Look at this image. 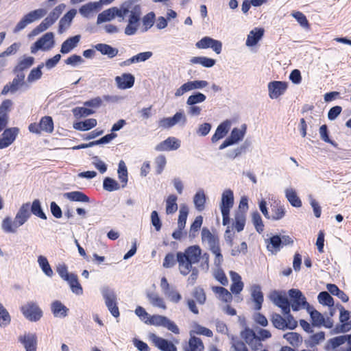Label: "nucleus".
I'll use <instances>...</instances> for the list:
<instances>
[{
	"instance_id": "obj_1",
	"label": "nucleus",
	"mask_w": 351,
	"mask_h": 351,
	"mask_svg": "<svg viewBox=\"0 0 351 351\" xmlns=\"http://www.w3.org/2000/svg\"><path fill=\"white\" fill-rule=\"evenodd\" d=\"M201 257L204 261L202 265V267L208 270L209 267V256L207 254H204L202 256V250L198 245H192L187 247L184 252H178L177 262L180 274L183 276L189 274L192 270L193 265L197 263Z\"/></svg>"
},
{
	"instance_id": "obj_2",
	"label": "nucleus",
	"mask_w": 351,
	"mask_h": 351,
	"mask_svg": "<svg viewBox=\"0 0 351 351\" xmlns=\"http://www.w3.org/2000/svg\"><path fill=\"white\" fill-rule=\"evenodd\" d=\"M141 8L132 0L126 1L121 20L126 19L127 25L124 32L128 36H132L141 32Z\"/></svg>"
},
{
	"instance_id": "obj_3",
	"label": "nucleus",
	"mask_w": 351,
	"mask_h": 351,
	"mask_svg": "<svg viewBox=\"0 0 351 351\" xmlns=\"http://www.w3.org/2000/svg\"><path fill=\"white\" fill-rule=\"evenodd\" d=\"M56 45L55 35L53 32H47L38 38L30 47L32 53L35 54L39 50L49 51Z\"/></svg>"
},
{
	"instance_id": "obj_4",
	"label": "nucleus",
	"mask_w": 351,
	"mask_h": 351,
	"mask_svg": "<svg viewBox=\"0 0 351 351\" xmlns=\"http://www.w3.org/2000/svg\"><path fill=\"white\" fill-rule=\"evenodd\" d=\"M46 13V10L43 8H38L28 12L27 14H25L17 23L14 29V32H19L20 31L25 29L28 25L34 23L44 17Z\"/></svg>"
},
{
	"instance_id": "obj_5",
	"label": "nucleus",
	"mask_w": 351,
	"mask_h": 351,
	"mask_svg": "<svg viewBox=\"0 0 351 351\" xmlns=\"http://www.w3.org/2000/svg\"><path fill=\"white\" fill-rule=\"evenodd\" d=\"M125 5L126 1L123 3L119 7H112L103 11L97 16V24L99 25L102 23L111 21L116 16L121 19Z\"/></svg>"
},
{
	"instance_id": "obj_6",
	"label": "nucleus",
	"mask_w": 351,
	"mask_h": 351,
	"mask_svg": "<svg viewBox=\"0 0 351 351\" xmlns=\"http://www.w3.org/2000/svg\"><path fill=\"white\" fill-rule=\"evenodd\" d=\"M21 311L23 316L30 322H37L43 316V311L38 305L33 302H29L21 307Z\"/></svg>"
},
{
	"instance_id": "obj_7",
	"label": "nucleus",
	"mask_w": 351,
	"mask_h": 351,
	"mask_svg": "<svg viewBox=\"0 0 351 351\" xmlns=\"http://www.w3.org/2000/svg\"><path fill=\"white\" fill-rule=\"evenodd\" d=\"M268 297L274 304L282 309L283 314L290 313V302L285 292L274 290L269 293Z\"/></svg>"
},
{
	"instance_id": "obj_8",
	"label": "nucleus",
	"mask_w": 351,
	"mask_h": 351,
	"mask_svg": "<svg viewBox=\"0 0 351 351\" xmlns=\"http://www.w3.org/2000/svg\"><path fill=\"white\" fill-rule=\"evenodd\" d=\"M285 317H282L279 314H274L272 316L271 322L274 327L280 330L286 328L293 330L297 326L298 323L292 315L289 313L284 314Z\"/></svg>"
},
{
	"instance_id": "obj_9",
	"label": "nucleus",
	"mask_w": 351,
	"mask_h": 351,
	"mask_svg": "<svg viewBox=\"0 0 351 351\" xmlns=\"http://www.w3.org/2000/svg\"><path fill=\"white\" fill-rule=\"evenodd\" d=\"M28 130L30 132L37 134H40L42 132L52 133L53 131V119L49 116L43 117L38 123H32L29 124Z\"/></svg>"
},
{
	"instance_id": "obj_10",
	"label": "nucleus",
	"mask_w": 351,
	"mask_h": 351,
	"mask_svg": "<svg viewBox=\"0 0 351 351\" xmlns=\"http://www.w3.org/2000/svg\"><path fill=\"white\" fill-rule=\"evenodd\" d=\"M101 294L105 300V304L111 314L114 317L119 316V311L117 304V295L115 292L108 287H104L101 289Z\"/></svg>"
},
{
	"instance_id": "obj_11",
	"label": "nucleus",
	"mask_w": 351,
	"mask_h": 351,
	"mask_svg": "<svg viewBox=\"0 0 351 351\" xmlns=\"http://www.w3.org/2000/svg\"><path fill=\"white\" fill-rule=\"evenodd\" d=\"M147 324L165 327L175 334H178L180 332L178 326L167 317L162 315H150Z\"/></svg>"
},
{
	"instance_id": "obj_12",
	"label": "nucleus",
	"mask_w": 351,
	"mask_h": 351,
	"mask_svg": "<svg viewBox=\"0 0 351 351\" xmlns=\"http://www.w3.org/2000/svg\"><path fill=\"white\" fill-rule=\"evenodd\" d=\"M246 132V126L241 125L240 128H234L231 131L230 136L221 143L219 149L222 150L228 146L234 145L242 141Z\"/></svg>"
},
{
	"instance_id": "obj_13",
	"label": "nucleus",
	"mask_w": 351,
	"mask_h": 351,
	"mask_svg": "<svg viewBox=\"0 0 351 351\" xmlns=\"http://www.w3.org/2000/svg\"><path fill=\"white\" fill-rule=\"evenodd\" d=\"M308 312L310 314L312 324L315 326H324L327 328H331L333 326V321L330 317L325 318L324 316L314 309L311 306L306 307Z\"/></svg>"
},
{
	"instance_id": "obj_14",
	"label": "nucleus",
	"mask_w": 351,
	"mask_h": 351,
	"mask_svg": "<svg viewBox=\"0 0 351 351\" xmlns=\"http://www.w3.org/2000/svg\"><path fill=\"white\" fill-rule=\"evenodd\" d=\"M289 295L291 298L290 307L293 311H297L302 308L310 306L306 301V298L302 293L298 289H290Z\"/></svg>"
},
{
	"instance_id": "obj_15",
	"label": "nucleus",
	"mask_w": 351,
	"mask_h": 351,
	"mask_svg": "<svg viewBox=\"0 0 351 351\" xmlns=\"http://www.w3.org/2000/svg\"><path fill=\"white\" fill-rule=\"evenodd\" d=\"M287 89V83L282 81H272L268 83V96L271 99H278Z\"/></svg>"
},
{
	"instance_id": "obj_16",
	"label": "nucleus",
	"mask_w": 351,
	"mask_h": 351,
	"mask_svg": "<svg viewBox=\"0 0 351 351\" xmlns=\"http://www.w3.org/2000/svg\"><path fill=\"white\" fill-rule=\"evenodd\" d=\"M195 47L199 49L210 48L217 54H219L222 50V43L210 36H204L195 43Z\"/></svg>"
},
{
	"instance_id": "obj_17",
	"label": "nucleus",
	"mask_w": 351,
	"mask_h": 351,
	"mask_svg": "<svg viewBox=\"0 0 351 351\" xmlns=\"http://www.w3.org/2000/svg\"><path fill=\"white\" fill-rule=\"evenodd\" d=\"M18 341L25 351H36L38 340L35 333L25 332L18 337Z\"/></svg>"
},
{
	"instance_id": "obj_18",
	"label": "nucleus",
	"mask_w": 351,
	"mask_h": 351,
	"mask_svg": "<svg viewBox=\"0 0 351 351\" xmlns=\"http://www.w3.org/2000/svg\"><path fill=\"white\" fill-rule=\"evenodd\" d=\"M208 85V82L206 80L188 81L187 82L183 84L180 88L176 89L175 92V96L180 97L186 92L193 90L203 89Z\"/></svg>"
},
{
	"instance_id": "obj_19",
	"label": "nucleus",
	"mask_w": 351,
	"mask_h": 351,
	"mask_svg": "<svg viewBox=\"0 0 351 351\" xmlns=\"http://www.w3.org/2000/svg\"><path fill=\"white\" fill-rule=\"evenodd\" d=\"M241 337L253 350H258L263 346L260 339L257 337L256 332L250 328H245L241 333Z\"/></svg>"
},
{
	"instance_id": "obj_20",
	"label": "nucleus",
	"mask_w": 351,
	"mask_h": 351,
	"mask_svg": "<svg viewBox=\"0 0 351 351\" xmlns=\"http://www.w3.org/2000/svg\"><path fill=\"white\" fill-rule=\"evenodd\" d=\"M241 337L253 350H258L263 346L260 339L257 337L256 332L250 328H245L241 333Z\"/></svg>"
},
{
	"instance_id": "obj_21",
	"label": "nucleus",
	"mask_w": 351,
	"mask_h": 351,
	"mask_svg": "<svg viewBox=\"0 0 351 351\" xmlns=\"http://www.w3.org/2000/svg\"><path fill=\"white\" fill-rule=\"evenodd\" d=\"M19 132L18 128H10L4 130L0 136V149L10 146L15 141Z\"/></svg>"
},
{
	"instance_id": "obj_22",
	"label": "nucleus",
	"mask_w": 351,
	"mask_h": 351,
	"mask_svg": "<svg viewBox=\"0 0 351 351\" xmlns=\"http://www.w3.org/2000/svg\"><path fill=\"white\" fill-rule=\"evenodd\" d=\"M265 34L263 27H254L250 30L247 36L245 45L249 48L256 47L262 40Z\"/></svg>"
},
{
	"instance_id": "obj_23",
	"label": "nucleus",
	"mask_w": 351,
	"mask_h": 351,
	"mask_svg": "<svg viewBox=\"0 0 351 351\" xmlns=\"http://www.w3.org/2000/svg\"><path fill=\"white\" fill-rule=\"evenodd\" d=\"M149 339L162 351H177L176 347L171 342L154 333L149 335Z\"/></svg>"
},
{
	"instance_id": "obj_24",
	"label": "nucleus",
	"mask_w": 351,
	"mask_h": 351,
	"mask_svg": "<svg viewBox=\"0 0 351 351\" xmlns=\"http://www.w3.org/2000/svg\"><path fill=\"white\" fill-rule=\"evenodd\" d=\"M114 81L119 89L125 90L134 86L135 77L131 73H124L121 75L115 77Z\"/></svg>"
},
{
	"instance_id": "obj_25",
	"label": "nucleus",
	"mask_w": 351,
	"mask_h": 351,
	"mask_svg": "<svg viewBox=\"0 0 351 351\" xmlns=\"http://www.w3.org/2000/svg\"><path fill=\"white\" fill-rule=\"evenodd\" d=\"M103 4L99 1L89 2L80 8V14L86 18H88L97 12H98L102 8Z\"/></svg>"
},
{
	"instance_id": "obj_26",
	"label": "nucleus",
	"mask_w": 351,
	"mask_h": 351,
	"mask_svg": "<svg viewBox=\"0 0 351 351\" xmlns=\"http://www.w3.org/2000/svg\"><path fill=\"white\" fill-rule=\"evenodd\" d=\"M234 205V193L230 189H225L222 194L219 204L220 210L230 211Z\"/></svg>"
},
{
	"instance_id": "obj_27",
	"label": "nucleus",
	"mask_w": 351,
	"mask_h": 351,
	"mask_svg": "<svg viewBox=\"0 0 351 351\" xmlns=\"http://www.w3.org/2000/svg\"><path fill=\"white\" fill-rule=\"evenodd\" d=\"M180 147V141L175 137H169L158 144L155 149L158 152L176 150Z\"/></svg>"
},
{
	"instance_id": "obj_28",
	"label": "nucleus",
	"mask_w": 351,
	"mask_h": 351,
	"mask_svg": "<svg viewBox=\"0 0 351 351\" xmlns=\"http://www.w3.org/2000/svg\"><path fill=\"white\" fill-rule=\"evenodd\" d=\"M231 128V121L229 120H226L221 123L217 128L215 134L213 135L211 138V141L213 143H216L219 140L224 138L226 134L228 133L230 129Z\"/></svg>"
},
{
	"instance_id": "obj_29",
	"label": "nucleus",
	"mask_w": 351,
	"mask_h": 351,
	"mask_svg": "<svg viewBox=\"0 0 351 351\" xmlns=\"http://www.w3.org/2000/svg\"><path fill=\"white\" fill-rule=\"evenodd\" d=\"M30 204L25 203L21 205L17 211L14 219L18 225L23 226L30 217Z\"/></svg>"
},
{
	"instance_id": "obj_30",
	"label": "nucleus",
	"mask_w": 351,
	"mask_h": 351,
	"mask_svg": "<svg viewBox=\"0 0 351 351\" xmlns=\"http://www.w3.org/2000/svg\"><path fill=\"white\" fill-rule=\"evenodd\" d=\"M76 14L77 10L75 9H71L61 18L58 23L59 34H62L67 29H69Z\"/></svg>"
},
{
	"instance_id": "obj_31",
	"label": "nucleus",
	"mask_w": 351,
	"mask_h": 351,
	"mask_svg": "<svg viewBox=\"0 0 351 351\" xmlns=\"http://www.w3.org/2000/svg\"><path fill=\"white\" fill-rule=\"evenodd\" d=\"M202 240L204 243L208 245L211 251L219 247L218 239L206 228L202 230Z\"/></svg>"
},
{
	"instance_id": "obj_32",
	"label": "nucleus",
	"mask_w": 351,
	"mask_h": 351,
	"mask_svg": "<svg viewBox=\"0 0 351 351\" xmlns=\"http://www.w3.org/2000/svg\"><path fill=\"white\" fill-rule=\"evenodd\" d=\"M349 318L350 312L341 308L339 316V321L341 325L336 328L335 332H346L351 329V322H348Z\"/></svg>"
},
{
	"instance_id": "obj_33",
	"label": "nucleus",
	"mask_w": 351,
	"mask_h": 351,
	"mask_svg": "<svg viewBox=\"0 0 351 351\" xmlns=\"http://www.w3.org/2000/svg\"><path fill=\"white\" fill-rule=\"evenodd\" d=\"M285 197L290 204L295 208H300L302 206V201L298 197L296 190L289 186L285 189L284 191Z\"/></svg>"
},
{
	"instance_id": "obj_34",
	"label": "nucleus",
	"mask_w": 351,
	"mask_h": 351,
	"mask_svg": "<svg viewBox=\"0 0 351 351\" xmlns=\"http://www.w3.org/2000/svg\"><path fill=\"white\" fill-rule=\"evenodd\" d=\"M24 77V75H18L10 84H6L3 87L1 94L6 95L8 93H16L23 85Z\"/></svg>"
},
{
	"instance_id": "obj_35",
	"label": "nucleus",
	"mask_w": 351,
	"mask_h": 351,
	"mask_svg": "<svg viewBox=\"0 0 351 351\" xmlns=\"http://www.w3.org/2000/svg\"><path fill=\"white\" fill-rule=\"evenodd\" d=\"M80 40V35H75L68 38L62 43L60 48V52L63 54L69 53L78 45Z\"/></svg>"
},
{
	"instance_id": "obj_36",
	"label": "nucleus",
	"mask_w": 351,
	"mask_h": 351,
	"mask_svg": "<svg viewBox=\"0 0 351 351\" xmlns=\"http://www.w3.org/2000/svg\"><path fill=\"white\" fill-rule=\"evenodd\" d=\"M51 310L55 317L64 318L67 316L69 308L60 301L55 300L51 304Z\"/></svg>"
},
{
	"instance_id": "obj_37",
	"label": "nucleus",
	"mask_w": 351,
	"mask_h": 351,
	"mask_svg": "<svg viewBox=\"0 0 351 351\" xmlns=\"http://www.w3.org/2000/svg\"><path fill=\"white\" fill-rule=\"evenodd\" d=\"M19 227L20 226L17 224L16 219L12 220L10 217H5L2 220L1 225V230L8 234L16 233Z\"/></svg>"
},
{
	"instance_id": "obj_38",
	"label": "nucleus",
	"mask_w": 351,
	"mask_h": 351,
	"mask_svg": "<svg viewBox=\"0 0 351 351\" xmlns=\"http://www.w3.org/2000/svg\"><path fill=\"white\" fill-rule=\"evenodd\" d=\"M250 291L253 301L255 303V309L260 310L263 302V294L261 287L258 285H254L251 287Z\"/></svg>"
},
{
	"instance_id": "obj_39",
	"label": "nucleus",
	"mask_w": 351,
	"mask_h": 351,
	"mask_svg": "<svg viewBox=\"0 0 351 351\" xmlns=\"http://www.w3.org/2000/svg\"><path fill=\"white\" fill-rule=\"evenodd\" d=\"M230 276L232 280L230 290L234 294L239 293L243 289L244 285L241 281V277L235 271H231Z\"/></svg>"
},
{
	"instance_id": "obj_40",
	"label": "nucleus",
	"mask_w": 351,
	"mask_h": 351,
	"mask_svg": "<svg viewBox=\"0 0 351 351\" xmlns=\"http://www.w3.org/2000/svg\"><path fill=\"white\" fill-rule=\"evenodd\" d=\"M195 335H203L206 337H210L213 336V332L203 326L200 324H197V322H193L191 324V329L189 331V335L190 336H195Z\"/></svg>"
},
{
	"instance_id": "obj_41",
	"label": "nucleus",
	"mask_w": 351,
	"mask_h": 351,
	"mask_svg": "<svg viewBox=\"0 0 351 351\" xmlns=\"http://www.w3.org/2000/svg\"><path fill=\"white\" fill-rule=\"evenodd\" d=\"M94 48L102 55H106L110 58L115 57L118 54V49L104 43L97 44Z\"/></svg>"
},
{
	"instance_id": "obj_42",
	"label": "nucleus",
	"mask_w": 351,
	"mask_h": 351,
	"mask_svg": "<svg viewBox=\"0 0 351 351\" xmlns=\"http://www.w3.org/2000/svg\"><path fill=\"white\" fill-rule=\"evenodd\" d=\"M204 346L202 341L195 336H190L188 344L185 346V351H204Z\"/></svg>"
},
{
	"instance_id": "obj_43",
	"label": "nucleus",
	"mask_w": 351,
	"mask_h": 351,
	"mask_svg": "<svg viewBox=\"0 0 351 351\" xmlns=\"http://www.w3.org/2000/svg\"><path fill=\"white\" fill-rule=\"evenodd\" d=\"M147 297L149 302L154 307L162 308L165 310L167 306L162 298H161L158 293L154 292H150L147 294Z\"/></svg>"
},
{
	"instance_id": "obj_44",
	"label": "nucleus",
	"mask_w": 351,
	"mask_h": 351,
	"mask_svg": "<svg viewBox=\"0 0 351 351\" xmlns=\"http://www.w3.org/2000/svg\"><path fill=\"white\" fill-rule=\"evenodd\" d=\"M37 263L39 267L41 269L43 274L51 278L53 276V271L49 263V261L45 256L40 255L37 258Z\"/></svg>"
},
{
	"instance_id": "obj_45",
	"label": "nucleus",
	"mask_w": 351,
	"mask_h": 351,
	"mask_svg": "<svg viewBox=\"0 0 351 351\" xmlns=\"http://www.w3.org/2000/svg\"><path fill=\"white\" fill-rule=\"evenodd\" d=\"M191 64H200L206 68L213 67L215 63V60L205 56H195L190 59Z\"/></svg>"
},
{
	"instance_id": "obj_46",
	"label": "nucleus",
	"mask_w": 351,
	"mask_h": 351,
	"mask_svg": "<svg viewBox=\"0 0 351 351\" xmlns=\"http://www.w3.org/2000/svg\"><path fill=\"white\" fill-rule=\"evenodd\" d=\"M69 285L71 292L76 295H82L83 294V288L79 282L77 276L74 274L66 281Z\"/></svg>"
},
{
	"instance_id": "obj_47",
	"label": "nucleus",
	"mask_w": 351,
	"mask_h": 351,
	"mask_svg": "<svg viewBox=\"0 0 351 351\" xmlns=\"http://www.w3.org/2000/svg\"><path fill=\"white\" fill-rule=\"evenodd\" d=\"M97 124L95 119L91 118L84 121H79L73 123V128L80 131H87L95 128Z\"/></svg>"
},
{
	"instance_id": "obj_48",
	"label": "nucleus",
	"mask_w": 351,
	"mask_h": 351,
	"mask_svg": "<svg viewBox=\"0 0 351 351\" xmlns=\"http://www.w3.org/2000/svg\"><path fill=\"white\" fill-rule=\"evenodd\" d=\"M206 195L203 189H199L193 197V203L195 208L202 211L204 209V204L206 203Z\"/></svg>"
},
{
	"instance_id": "obj_49",
	"label": "nucleus",
	"mask_w": 351,
	"mask_h": 351,
	"mask_svg": "<svg viewBox=\"0 0 351 351\" xmlns=\"http://www.w3.org/2000/svg\"><path fill=\"white\" fill-rule=\"evenodd\" d=\"M64 197L75 202H89V198L80 191H72L63 194Z\"/></svg>"
},
{
	"instance_id": "obj_50",
	"label": "nucleus",
	"mask_w": 351,
	"mask_h": 351,
	"mask_svg": "<svg viewBox=\"0 0 351 351\" xmlns=\"http://www.w3.org/2000/svg\"><path fill=\"white\" fill-rule=\"evenodd\" d=\"M155 19V14L152 12L145 15L142 19L141 32H146L149 29L153 26Z\"/></svg>"
},
{
	"instance_id": "obj_51",
	"label": "nucleus",
	"mask_w": 351,
	"mask_h": 351,
	"mask_svg": "<svg viewBox=\"0 0 351 351\" xmlns=\"http://www.w3.org/2000/svg\"><path fill=\"white\" fill-rule=\"evenodd\" d=\"M281 247L280 236L278 235L271 237L267 241V248L272 254H276Z\"/></svg>"
},
{
	"instance_id": "obj_52",
	"label": "nucleus",
	"mask_w": 351,
	"mask_h": 351,
	"mask_svg": "<svg viewBox=\"0 0 351 351\" xmlns=\"http://www.w3.org/2000/svg\"><path fill=\"white\" fill-rule=\"evenodd\" d=\"M117 173L119 179L122 184V187L123 188L128 183V169L123 160H121L119 162Z\"/></svg>"
},
{
	"instance_id": "obj_53",
	"label": "nucleus",
	"mask_w": 351,
	"mask_h": 351,
	"mask_svg": "<svg viewBox=\"0 0 351 351\" xmlns=\"http://www.w3.org/2000/svg\"><path fill=\"white\" fill-rule=\"evenodd\" d=\"M178 197L175 195H169L165 200L166 213L167 215L173 214L178 210L176 203Z\"/></svg>"
},
{
	"instance_id": "obj_54",
	"label": "nucleus",
	"mask_w": 351,
	"mask_h": 351,
	"mask_svg": "<svg viewBox=\"0 0 351 351\" xmlns=\"http://www.w3.org/2000/svg\"><path fill=\"white\" fill-rule=\"evenodd\" d=\"M212 290L218 295V298L223 302H230L232 298V294L223 287H213Z\"/></svg>"
},
{
	"instance_id": "obj_55",
	"label": "nucleus",
	"mask_w": 351,
	"mask_h": 351,
	"mask_svg": "<svg viewBox=\"0 0 351 351\" xmlns=\"http://www.w3.org/2000/svg\"><path fill=\"white\" fill-rule=\"evenodd\" d=\"M245 224V215L244 213L238 211L234 216L233 226L237 232H241L244 229Z\"/></svg>"
},
{
	"instance_id": "obj_56",
	"label": "nucleus",
	"mask_w": 351,
	"mask_h": 351,
	"mask_svg": "<svg viewBox=\"0 0 351 351\" xmlns=\"http://www.w3.org/2000/svg\"><path fill=\"white\" fill-rule=\"evenodd\" d=\"M11 322V317L5 306L0 303V327L5 328Z\"/></svg>"
},
{
	"instance_id": "obj_57",
	"label": "nucleus",
	"mask_w": 351,
	"mask_h": 351,
	"mask_svg": "<svg viewBox=\"0 0 351 351\" xmlns=\"http://www.w3.org/2000/svg\"><path fill=\"white\" fill-rule=\"evenodd\" d=\"M44 67V64H40L37 67L32 69L27 76V81L32 83L35 81L40 80L43 75L42 69Z\"/></svg>"
},
{
	"instance_id": "obj_58",
	"label": "nucleus",
	"mask_w": 351,
	"mask_h": 351,
	"mask_svg": "<svg viewBox=\"0 0 351 351\" xmlns=\"http://www.w3.org/2000/svg\"><path fill=\"white\" fill-rule=\"evenodd\" d=\"M189 209L186 205H182L180 207L178 221V229L183 230L185 227L186 219L188 216Z\"/></svg>"
},
{
	"instance_id": "obj_59",
	"label": "nucleus",
	"mask_w": 351,
	"mask_h": 351,
	"mask_svg": "<svg viewBox=\"0 0 351 351\" xmlns=\"http://www.w3.org/2000/svg\"><path fill=\"white\" fill-rule=\"evenodd\" d=\"M291 15L298 21L302 28L306 29H309L310 25L308 21L302 12L294 11L291 12Z\"/></svg>"
},
{
	"instance_id": "obj_60",
	"label": "nucleus",
	"mask_w": 351,
	"mask_h": 351,
	"mask_svg": "<svg viewBox=\"0 0 351 351\" xmlns=\"http://www.w3.org/2000/svg\"><path fill=\"white\" fill-rule=\"evenodd\" d=\"M34 58L33 57L23 56L19 60L15 69L16 71H23L30 67L34 64Z\"/></svg>"
},
{
	"instance_id": "obj_61",
	"label": "nucleus",
	"mask_w": 351,
	"mask_h": 351,
	"mask_svg": "<svg viewBox=\"0 0 351 351\" xmlns=\"http://www.w3.org/2000/svg\"><path fill=\"white\" fill-rule=\"evenodd\" d=\"M283 337L293 346H298L302 342L301 336L294 332H287Z\"/></svg>"
},
{
	"instance_id": "obj_62",
	"label": "nucleus",
	"mask_w": 351,
	"mask_h": 351,
	"mask_svg": "<svg viewBox=\"0 0 351 351\" xmlns=\"http://www.w3.org/2000/svg\"><path fill=\"white\" fill-rule=\"evenodd\" d=\"M30 210L35 216H37L43 219H47V216L43 211L40 202L38 199H35L33 201L32 204L30 205Z\"/></svg>"
},
{
	"instance_id": "obj_63",
	"label": "nucleus",
	"mask_w": 351,
	"mask_h": 351,
	"mask_svg": "<svg viewBox=\"0 0 351 351\" xmlns=\"http://www.w3.org/2000/svg\"><path fill=\"white\" fill-rule=\"evenodd\" d=\"M206 99V97L204 94L196 92L188 97L186 103L187 105H196L204 102Z\"/></svg>"
},
{
	"instance_id": "obj_64",
	"label": "nucleus",
	"mask_w": 351,
	"mask_h": 351,
	"mask_svg": "<svg viewBox=\"0 0 351 351\" xmlns=\"http://www.w3.org/2000/svg\"><path fill=\"white\" fill-rule=\"evenodd\" d=\"M318 302L324 306L332 307L334 305V300L332 296L326 291H322L317 296Z\"/></svg>"
}]
</instances>
